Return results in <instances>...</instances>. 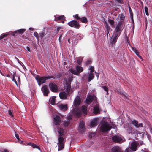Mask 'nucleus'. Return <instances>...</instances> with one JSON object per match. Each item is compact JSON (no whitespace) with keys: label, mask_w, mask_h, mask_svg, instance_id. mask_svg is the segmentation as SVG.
Returning <instances> with one entry per match:
<instances>
[{"label":"nucleus","mask_w":152,"mask_h":152,"mask_svg":"<svg viewBox=\"0 0 152 152\" xmlns=\"http://www.w3.org/2000/svg\"><path fill=\"white\" fill-rule=\"evenodd\" d=\"M82 112L85 114H87V108L86 106H83L82 107Z\"/></svg>","instance_id":"obj_32"},{"label":"nucleus","mask_w":152,"mask_h":152,"mask_svg":"<svg viewBox=\"0 0 152 152\" xmlns=\"http://www.w3.org/2000/svg\"><path fill=\"white\" fill-rule=\"evenodd\" d=\"M69 124L70 121H65L64 122V126L67 127L69 125Z\"/></svg>","instance_id":"obj_38"},{"label":"nucleus","mask_w":152,"mask_h":152,"mask_svg":"<svg viewBox=\"0 0 152 152\" xmlns=\"http://www.w3.org/2000/svg\"><path fill=\"white\" fill-rule=\"evenodd\" d=\"M61 27H57L56 28V31H57V33H58L59 31V30L61 29Z\"/></svg>","instance_id":"obj_57"},{"label":"nucleus","mask_w":152,"mask_h":152,"mask_svg":"<svg viewBox=\"0 0 152 152\" xmlns=\"http://www.w3.org/2000/svg\"><path fill=\"white\" fill-rule=\"evenodd\" d=\"M26 31L25 28H21L18 30L15 31L10 33L11 35L14 36H17L18 34H23Z\"/></svg>","instance_id":"obj_6"},{"label":"nucleus","mask_w":152,"mask_h":152,"mask_svg":"<svg viewBox=\"0 0 152 152\" xmlns=\"http://www.w3.org/2000/svg\"><path fill=\"white\" fill-rule=\"evenodd\" d=\"M115 34L114 36V37H115L116 38H118L119 36H120L121 33L118 32H115Z\"/></svg>","instance_id":"obj_47"},{"label":"nucleus","mask_w":152,"mask_h":152,"mask_svg":"<svg viewBox=\"0 0 152 152\" xmlns=\"http://www.w3.org/2000/svg\"><path fill=\"white\" fill-rule=\"evenodd\" d=\"M41 91L45 96H48V94L49 93V91L48 89L46 86H43L41 88Z\"/></svg>","instance_id":"obj_9"},{"label":"nucleus","mask_w":152,"mask_h":152,"mask_svg":"<svg viewBox=\"0 0 152 152\" xmlns=\"http://www.w3.org/2000/svg\"><path fill=\"white\" fill-rule=\"evenodd\" d=\"M71 81V79L70 78L67 80L66 78H64V82L65 83L66 85L67 86V88L69 89L70 88V82Z\"/></svg>","instance_id":"obj_17"},{"label":"nucleus","mask_w":152,"mask_h":152,"mask_svg":"<svg viewBox=\"0 0 152 152\" xmlns=\"http://www.w3.org/2000/svg\"><path fill=\"white\" fill-rule=\"evenodd\" d=\"M8 113L9 115L11 116V117H13V115L12 114V113L11 110H10L9 111Z\"/></svg>","instance_id":"obj_52"},{"label":"nucleus","mask_w":152,"mask_h":152,"mask_svg":"<svg viewBox=\"0 0 152 152\" xmlns=\"http://www.w3.org/2000/svg\"><path fill=\"white\" fill-rule=\"evenodd\" d=\"M68 24L72 27L78 28L80 27V24L77 21L75 20H73L68 23Z\"/></svg>","instance_id":"obj_4"},{"label":"nucleus","mask_w":152,"mask_h":152,"mask_svg":"<svg viewBox=\"0 0 152 152\" xmlns=\"http://www.w3.org/2000/svg\"><path fill=\"white\" fill-rule=\"evenodd\" d=\"M84 126V122L83 121H81L80 123L78 128V130L80 132L83 133L85 132V127Z\"/></svg>","instance_id":"obj_8"},{"label":"nucleus","mask_w":152,"mask_h":152,"mask_svg":"<svg viewBox=\"0 0 152 152\" xmlns=\"http://www.w3.org/2000/svg\"><path fill=\"white\" fill-rule=\"evenodd\" d=\"M15 136L16 138L19 141H20V139L19 138V136L18 134L16 133V132H15Z\"/></svg>","instance_id":"obj_50"},{"label":"nucleus","mask_w":152,"mask_h":152,"mask_svg":"<svg viewBox=\"0 0 152 152\" xmlns=\"http://www.w3.org/2000/svg\"><path fill=\"white\" fill-rule=\"evenodd\" d=\"M34 36L36 37L38 40H39V35L38 34L37 32H34Z\"/></svg>","instance_id":"obj_39"},{"label":"nucleus","mask_w":152,"mask_h":152,"mask_svg":"<svg viewBox=\"0 0 152 152\" xmlns=\"http://www.w3.org/2000/svg\"><path fill=\"white\" fill-rule=\"evenodd\" d=\"M90 69L91 70V72L90 73H93V72L94 70V67L92 66H91L90 68Z\"/></svg>","instance_id":"obj_53"},{"label":"nucleus","mask_w":152,"mask_h":152,"mask_svg":"<svg viewBox=\"0 0 152 152\" xmlns=\"http://www.w3.org/2000/svg\"><path fill=\"white\" fill-rule=\"evenodd\" d=\"M132 123L134 125L136 128L142 127V124L141 123H138V121L136 120H134L132 121Z\"/></svg>","instance_id":"obj_15"},{"label":"nucleus","mask_w":152,"mask_h":152,"mask_svg":"<svg viewBox=\"0 0 152 152\" xmlns=\"http://www.w3.org/2000/svg\"><path fill=\"white\" fill-rule=\"evenodd\" d=\"M100 109L99 108V106L96 104L94 107V114L97 115L100 113Z\"/></svg>","instance_id":"obj_14"},{"label":"nucleus","mask_w":152,"mask_h":152,"mask_svg":"<svg viewBox=\"0 0 152 152\" xmlns=\"http://www.w3.org/2000/svg\"><path fill=\"white\" fill-rule=\"evenodd\" d=\"M27 145H28L31 146L34 148H37L39 150H41L40 147L39 146L34 144V143L32 142H28Z\"/></svg>","instance_id":"obj_21"},{"label":"nucleus","mask_w":152,"mask_h":152,"mask_svg":"<svg viewBox=\"0 0 152 152\" xmlns=\"http://www.w3.org/2000/svg\"><path fill=\"white\" fill-rule=\"evenodd\" d=\"M131 20H132V23L133 24V26H134V22L133 20V19L132 18H131Z\"/></svg>","instance_id":"obj_63"},{"label":"nucleus","mask_w":152,"mask_h":152,"mask_svg":"<svg viewBox=\"0 0 152 152\" xmlns=\"http://www.w3.org/2000/svg\"><path fill=\"white\" fill-rule=\"evenodd\" d=\"M63 75L61 73H57L55 75L53 76L54 78L53 79H60L62 77Z\"/></svg>","instance_id":"obj_22"},{"label":"nucleus","mask_w":152,"mask_h":152,"mask_svg":"<svg viewBox=\"0 0 152 152\" xmlns=\"http://www.w3.org/2000/svg\"><path fill=\"white\" fill-rule=\"evenodd\" d=\"M137 56H138L139 58H140L141 59H142V57H141V56L139 54H138V55H137Z\"/></svg>","instance_id":"obj_64"},{"label":"nucleus","mask_w":152,"mask_h":152,"mask_svg":"<svg viewBox=\"0 0 152 152\" xmlns=\"http://www.w3.org/2000/svg\"><path fill=\"white\" fill-rule=\"evenodd\" d=\"M144 10L146 15L147 16H148L149 15V13L148 12V9L147 7L146 6H145L144 8Z\"/></svg>","instance_id":"obj_44"},{"label":"nucleus","mask_w":152,"mask_h":152,"mask_svg":"<svg viewBox=\"0 0 152 152\" xmlns=\"http://www.w3.org/2000/svg\"><path fill=\"white\" fill-rule=\"evenodd\" d=\"M117 2L120 4H122L123 3V0H116Z\"/></svg>","instance_id":"obj_54"},{"label":"nucleus","mask_w":152,"mask_h":152,"mask_svg":"<svg viewBox=\"0 0 152 152\" xmlns=\"http://www.w3.org/2000/svg\"><path fill=\"white\" fill-rule=\"evenodd\" d=\"M123 23L122 21H120L119 22L118 24L116 26L115 31V32H118L120 33L121 32V29L122 28V25Z\"/></svg>","instance_id":"obj_10"},{"label":"nucleus","mask_w":152,"mask_h":152,"mask_svg":"<svg viewBox=\"0 0 152 152\" xmlns=\"http://www.w3.org/2000/svg\"><path fill=\"white\" fill-rule=\"evenodd\" d=\"M27 48V50L28 51H29V52H31V51L30 50V48H29V47H28V46L27 47V48Z\"/></svg>","instance_id":"obj_61"},{"label":"nucleus","mask_w":152,"mask_h":152,"mask_svg":"<svg viewBox=\"0 0 152 152\" xmlns=\"http://www.w3.org/2000/svg\"><path fill=\"white\" fill-rule=\"evenodd\" d=\"M91 62V60H88L86 62V64L88 65V64H89Z\"/></svg>","instance_id":"obj_56"},{"label":"nucleus","mask_w":152,"mask_h":152,"mask_svg":"<svg viewBox=\"0 0 152 152\" xmlns=\"http://www.w3.org/2000/svg\"><path fill=\"white\" fill-rule=\"evenodd\" d=\"M68 96V93L65 92H61L59 94L60 98L63 99H66Z\"/></svg>","instance_id":"obj_11"},{"label":"nucleus","mask_w":152,"mask_h":152,"mask_svg":"<svg viewBox=\"0 0 152 152\" xmlns=\"http://www.w3.org/2000/svg\"><path fill=\"white\" fill-rule=\"evenodd\" d=\"M1 152H9V151L7 149H5L4 151H1Z\"/></svg>","instance_id":"obj_59"},{"label":"nucleus","mask_w":152,"mask_h":152,"mask_svg":"<svg viewBox=\"0 0 152 152\" xmlns=\"http://www.w3.org/2000/svg\"><path fill=\"white\" fill-rule=\"evenodd\" d=\"M94 77V75L92 73H90L88 75V81L90 82L93 79Z\"/></svg>","instance_id":"obj_26"},{"label":"nucleus","mask_w":152,"mask_h":152,"mask_svg":"<svg viewBox=\"0 0 152 152\" xmlns=\"http://www.w3.org/2000/svg\"><path fill=\"white\" fill-rule=\"evenodd\" d=\"M73 17H74L75 18V19L76 20H80L81 18H80L78 14H76L75 15H73Z\"/></svg>","instance_id":"obj_41"},{"label":"nucleus","mask_w":152,"mask_h":152,"mask_svg":"<svg viewBox=\"0 0 152 152\" xmlns=\"http://www.w3.org/2000/svg\"><path fill=\"white\" fill-rule=\"evenodd\" d=\"M46 80L48 79H53L54 77L52 75H46L45 76Z\"/></svg>","instance_id":"obj_36"},{"label":"nucleus","mask_w":152,"mask_h":152,"mask_svg":"<svg viewBox=\"0 0 152 152\" xmlns=\"http://www.w3.org/2000/svg\"><path fill=\"white\" fill-rule=\"evenodd\" d=\"M58 132L59 134L58 137L62 136L64 135V130L62 128H60L58 129Z\"/></svg>","instance_id":"obj_23"},{"label":"nucleus","mask_w":152,"mask_h":152,"mask_svg":"<svg viewBox=\"0 0 152 152\" xmlns=\"http://www.w3.org/2000/svg\"><path fill=\"white\" fill-rule=\"evenodd\" d=\"M9 34V33H4L2 34L0 36V40L4 38L5 37H7V36H8Z\"/></svg>","instance_id":"obj_34"},{"label":"nucleus","mask_w":152,"mask_h":152,"mask_svg":"<svg viewBox=\"0 0 152 152\" xmlns=\"http://www.w3.org/2000/svg\"><path fill=\"white\" fill-rule=\"evenodd\" d=\"M137 146L136 143L135 142L132 143L131 145L130 149L132 150L135 151L137 150Z\"/></svg>","instance_id":"obj_19"},{"label":"nucleus","mask_w":152,"mask_h":152,"mask_svg":"<svg viewBox=\"0 0 152 152\" xmlns=\"http://www.w3.org/2000/svg\"><path fill=\"white\" fill-rule=\"evenodd\" d=\"M125 18V16L123 14H121L120 15V19L121 20H123Z\"/></svg>","instance_id":"obj_49"},{"label":"nucleus","mask_w":152,"mask_h":152,"mask_svg":"<svg viewBox=\"0 0 152 152\" xmlns=\"http://www.w3.org/2000/svg\"><path fill=\"white\" fill-rule=\"evenodd\" d=\"M55 96H53L51 99V102L52 105H54L55 103Z\"/></svg>","instance_id":"obj_40"},{"label":"nucleus","mask_w":152,"mask_h":152,"mask_svg":"<svg viewBox=\"0 0 152 152\" xmlns=\"http://www.w3.org/2000/svg\"><path fill=\"white\" fill-rule=\"evenodd\" d=\"M62 37V35L61 34L60 36V37L59 38V39H58L59 42H60L61 41V38Z\"/></svg>","instance_id":"obj_62"},{"label":"nucleus","mask_w":152,"mask_h":152,"mask_svg":"<svg viewBox=\"0 0 152 152\" xmlns=\"http://www.w3.org/2000/svg\"><path fill=\"white\" fill-rule=\"evenodd\" d=\"M110 30L107 29V30L106 31V34H107V37H108V34L109 33Z\"/></svg>","instance_id":"obj_60"},{"label":"nucleus","mask_w":152,"mask_h":152,"mask_svg":"<svg viewBox=\"0 0 152 152\" xmlns=\"http://www.w3.org/2000/svg\"><path fill=\"white\" fill-rule=\"evenodd\" d=\"M74 113L75 115L77 116H80V113L78 111H75Z\"/></svg>","instance_id":"obj_42"},{"label":"nucleus","mask_w":152,"mask_h":152,"mask_svg":"<svg viewBox=\"0 0 152 152\" xmlns=\"http://www.w3.org/2000/svg\"><path fill=\"white\" fill-rule=\"evenodd\" d=\"M97 125V121L96 120H93L91 123V126L92 127H95Z\"/></svg>","instance_id":"obj_30"},{"label":"nucleus","mask_w":152,"mask_h":152,"mask_svg":"<svg viewBox=\"0 0 152 152\" xmlns=\"http://www.w3.org/2000/svg\"><path fill=\"white\" fill-rule=\"evenodd\" d=\"M111 152H122V151L119 147L116 146L112 148Z\"/></svg>","instance_id":"obj_20"},{"label":"nucleus","mask_w":152,"mask_h":152,"mask_svg":"<svg viewBox=\"0 0 152 152\" xmlns=\"http://www.w3.org/2000/svg\"><path fill=\"white\" fill-rule=\"evenodd\" d=\"M39 37H40L41 39L44 36V32L42 31L41 33L39 34Z\"/></svg>","instance_id":"obj_51"},{"label":"nucleus","mask_w":152,"mask_h":152,"mask_svg":"<svg viewBox=\"0 0 152 152\" xmlns=\"http://www.w3.org/2000/svg\"><path fill=\"white\" fill-rule=\"evenodd\" d=\"M117 39H118L117 38L114 37L112 39L111 38V39L110 40V42L112 45H113L115 44L116 42Z\"/></svg>","instance_id":"obj_31"},{"label":"nucleus","mask_w":152,"mask_h":152,"mask_svg":"<svg viewBox=\"0 0 152 152\" xmlns=\"http://www.w3.org/2000/svg\"><path fill=\"white\" fill-rule=\"evenodd\" d=\"M65 19V17L64 15L58 17L55 20V21H57L58 20H63Z\"/></svg>","instance_id":"obj_25"},{"label":"nucleus","mask_w":152,"mask_h":152,"mask_svg":"<svg viewBox=\"0 0 152 152\" xmlns=\"http://www.w3.org/2000/svg\"><path fill=\"white\" fill-rule=\"evenodd\" d=\"M9 34V33H4L2 34L0 36V40L4 38L5 37H7V36H8Z\"/></svg>","instance_id":"obj_33"},{"label":"nucleus","mask_w":152,"mask_h":152,"mask_svg":"<svg viewBox=\"0 0 152 152\" xmlns=\"http://www.w3.org/2000/svg\"><path fill=\"white\" fill-rule=\"evenodd\" d=\"M82 59H81L80 58H78L77 59V64L80 65H81L82 63Z\"/></svg>","instance_id":"obj_45"},{"label":"nucleus","mask_w":152,"mask_h":152,"mask_svg":"<svg viewBox=\"0 0 152 152\" xmlns=\"http://www.w3.org/2000/svg\"><path fill=\"white\" fill-rule=\"evenodd\" d=\"M132 50L136 54L137 56L139 54V52L136 49L134 48L133 47H132Z\"/></svg>","instance_id":"obj_37"},{"label":"nucleus","mask_w":152,"mask_h":152,"mask_svg":"<svg viewBox=\"0 0 152 152\" xmlns=\"http://www.w3.org/2000/svg\"><path fill=\"white\" fill-rule=\"evenodd\" d=\"M80 20L82 22L85 23H86L88 22L87 19L86 17L81 18Z\"/></svg>","instance_id":"obj_29"},{"label":"nucleus","mask_w":152,"mask_h":152,"mask_svg":"<svg viewBox=\"0 0 152 152\" xmlns=\"http://www.w3.org/2000/svg\"><path fill=\"white\" fill-rule=\"evenodd\" d=\"M111 17H109L108 18V22L112 26H113L115 24V21L111 19Z\"/></svg>","instance_id":"obj_28"},{"label":"nucleus","mask_w":152,"mask_h":152,"mask_svg":"<svg viewBox=\"0 0 152 152\" xmlns=\"http://www.w3.org/2000/svg\"><path fill=\"white\" fill-rule=\"evenodd\" d=\"M130 14L131 17V18H132V19H133V14L132 12L130 13Z\"/></svg>","instance_id":"obj_58"},{"label":"nucleus","mask_w":152,"mask_h":152,"mask_svg":"<svg viewBox=\"0 0 152 152\" xmlns=\"http://www.w3.org/2000/svg\"><path fill=\"white\" fill-rule=\"evenodd\" d=\"M96 133L95 132L90 133L89 134V137L90 139H91L92 137L95 136Z\"/></svg>","instance_id":"obj_43"},{"label":"nucleus","mask_w":152,"mask_h":152,"mask_svg":"<svg viewBox=\"0 0 152 152\" xmlns=\"http://www.w3.org/2000/svg\"><path fill=\"white\" fill-rule=\"evenodd\" d=\"M102 87L107 92V94H108V89L107 87L106 86H102Z\"/></svg>","instance_id":"obj_46"},{"label":"nucleus","mask_w":152,"mask_h":152,"mask_svg":"<svg viewBox=\"0 0 152 152\" xmlns=\"http://www.w3.org/2000/svg\"><path fill=\"white\" fill-rule=\"evenodd\" d=\"M94 99V97L91 95L88 96L86 99V103L88 104H89L93 101Z\"/></svg>","instance_id":"obj_18"},{"label":"nucleus","mask_w":152,"mask_h":152,"mask_svg":"<svg viewBox=\"0 0 152 152\" xmlns=\"http://www.w3.org/2000/svg\"><path fill=\"white\" fill-rule=\"evenodd\" d=\"M58 143H65V140H64V138L62 137V136L58 137Z\"/></svg>","instance_id":"obj_24"},{"label":"nucleus","mask_w":152,"mask_h":152,"mask_svg":"<svg viewBox=\"0 0 152 152\" xmlns=\"http://www.w3.org/2000/svg\"><path fill=\"white\" fill-rule=\"evenodd\" d=\"M58 107L60 109L63 111H65L68 109V105L67 104H60L58 105Z\"/></svg>","instance_id":"obj_16"},{"label":"nucleus","mask_w":152,"mask_h":152,"mask_svg":"<svg viewBox=\"0 0 152 152\" xmlns=\"http://www.w3.org/2000/svg\"><path fill=\"white\" fill-rule=\"evenodd\" d=\"M104 26H105V28L107 29L110 30V26L108 24L107 22H106L105 20H104Z\"/></svg>","instance_id":"obj_35"},{"label":"nucleus","mask_w":152,"mask_h":152,"mask_svg":"<svg viewBox=\"0 0 152 152\" xmlns=\"http://www.w3.org/2000/svg\"><path fill=\"white\" fill-rule=\"evenodd\" d=\"M76 70L72 69H70V71L71 73L76 75H79L80 73L83 71V67L78 65L76 66Z\"/></svg>","instance_id":"obj_2"},{"label":"nucleus","mask_w":152,"mask_h":152,"mask_svg":"<svg viewBox=\"0 0 152 152\" xmlns=\"http://www.w3.org/2000/svg\"><path fill=\"white\" fill-rule=\"evenodd\" d=\"M35 78L38 83V85L40 86L41 84L46 82V79L45 76L41 77L39 75H37Z\"/></svg>","instance_id":"obj_3"},{"label":"nucleus","mask_w":152,"mask_h":152,"mask_svg":"<svg viewBox=\"0 0 152 152\" xmlns=\"http://www.w3.org/2000/svg\"><path fill=\"white\" fill-rule=\"evenodd\" d=\"M111 126L107 122H104L101 124L100 128L102 132H106L110 130L111 129Z\"/></svg>","instance_id":"obj_1"},{"label":"nucleus","mask_w":152,"mask_h":152,"mask_svg":"<svg viewBox=\"0 0 152 152\" xmlns=\"http://www.w3.org/2000/svg\"><path fill=\"white\" fill-rule=\"evenodd\" d=\"M58 151L63 149L64 147V143H58Z\"/></svg>","instance_id":"obj_27"},{"label":"nucleus","mask_w":152,"mask_h":152,"mask_svg":"<svg viewBox=\"0 0 152 152\" xmlns=\"http://www.w3.org/2000/svg\"><path fill=\"white\" fill-rule=\"evenodd\" d=\"M12 80L13 81H14L15 82V83L16 85V86H18V83H17V81H16V79H15V75H13V77H12Z\"/></svg>","instance_id":"obj_48"},{"label":"nucleus","mask_w":152,"mask_h":152,"mask_svg":"<svg viewBox=\"0 0 152 152\" xmlns=\"http://www.w3.org/2000/svg\"><path fill=\"white\" fill-rule=\"evenodd\" d=\"M112 140L113 142H119L122 140V139L117 135H115L112 137Z\"/></svg>","instance_id":"obj_12"},{"label":"nucleus","mask_w":152,"mask_h":152,"mask_svg":"<svg viewBox=\"0 0 152 152\" xmlns=\"http://www.w3.org/2000/svg\"><path fill=\"white\" fill-rule=\"evenodd\" d=\"M81 103V99L79 96H77L75 99L74 102V105L75 107L79 105Z\"/></svg>","instance_id":"obj_13"},{"label":"nucleus","mask_w":152,"mask_h":152,"mask_svg":"<svg viewBox=\"0 0 152 152\" xmlns=\"http://www.w3.org/2000/svg\"><path fill=\"white\" fill-rule=\"evenodd\" d=\"M54 121L55 125H59L62 122L61 118L60 116L56 115L54 118Z\"/></svg>","instance_id":"obj_7"},{"label":"nucleus","mask_w":152,"mask_h":152,"mask_svg":"<svg viewBox=\"0 0 152 152\" xmlns=\"http://www.w3.org/2000/svg\"><path fill=\"white\" fill-rule=\"evenodd\" d=\"M49 87L50 90L53 92H56L58 91L57 85L53 82H50L49 84Z\"/></svg>","instance_id":"obj_5"},{"label":"nucleus","mask_w":152,"mask_h":152,"mask_svg":"<svg viewBox=\"0 0 152 152\" xmlns=\"http://www.w3.org/2000/svg\"><path fill=\"white\" fill-rule=\"evenodd\" d=\"M127 132L129 134L131 132V129L129 128V127H128L127 129Z\"/></svg>","instance_id":"obj_55"}]
</instances>
